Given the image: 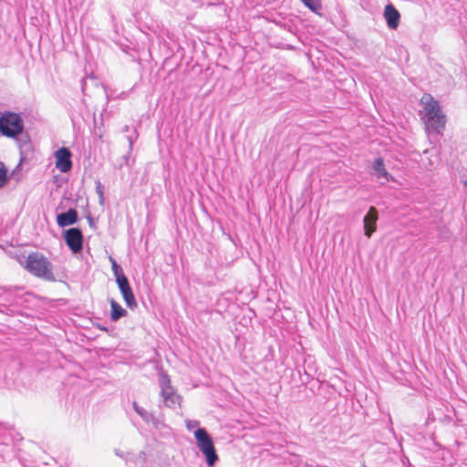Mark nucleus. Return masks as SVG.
I'll return each mask as SVG.
<instances>
[{"label": "nucleus", "instance_id": "obj_1", "mask_svg": "<svg viewBox=\"0 0 467 467\" xmlns=\"http://www.w3.org/2000/svg\"><path fill=\"white\" fill-rule=\"evenodd\" d=\"M421 102L424 104L426 130L429 132L441 133L445 127L446 116L441 112L439 102L429 94L422 97Z\"/></svg>", "mask_w": 467, "mask_h": 467}, {"label": "nucleus", "instance_id": "obj_2", "mask_svg": "<svg viewBox=\"0 0 467 467\" xmlns=\"http://www.w3.org/2000/svg\"><path fill=\"white\" fill-rule=\"evenodd\" d=\"M20 264L27 272L38 278L49 282L56 281L51 262L39 252L30 253L25 263L20 261Z\"/></svg>", "mask_w": 467, "mask_h": 467}, {"label": "nucleus", "instance_id": "obj_3", "mask_svg": "<svg viewBox=\"0 0 467 467\" xmlns=\"http://www.w3.org/2000/svg\"><path fill=\"white\" fill-rule=\"evenodd\" d=\"M25 130L22 117L16 112L5 111L0 116V133L7 138L17 139Z\"/></svg>", "mask_w": 467, "mask_h": 467}, {"label": "nucleus", "instance_id": "obj_4", "mask_svg": "<svg viewBox=\"0 0 467 467\" xmlns=\"http://www.w3.org/2000/svg\"><path fill=\"white\" fill-rule=\"evenodd\" d=\"M194 437L197 447L205 457L207 465L210 467L213 466L219 458L211 436L204 428H198L194 431Z\"/></svg>", "mask_w": 467, "mask_h": 467}, {"label": "nucleus", "instance_id": "obj_5", "mask_svg": "<svg viewBox=\"0 0 467 467\" xmlns=\"http://www.w3.org/2000/svg\"><path fill=\"white\" fill-rule=\"evenodd\" d=\"M160 395L162 399L164 406L170 409H175L181 406L182 397L177 395L171 385V379L167 374H161L160 378Z\"/></svg>", "mask_w": 467, "mask_h": 467}, {"label": "nucleus", "instance_id": "obj_6", "mask_svg": "<svg viewBox=\"0 0 467 467\" xmlns=\"http://www.w3.org/2000/svg\"><path fill=\"white\" fill-rule=\"evenodd\" d=\"M66 244L73 254L81 253L83 250L84 237L79 228L73 227L63 231Z\"/></svg>", "mask_w": 467, "mask_h": 467}, {"label": "nucleus", "instance_id": "obj_7", "mask_svg": "<svg viewBox=\"0 0 467 467\" xmlns=\"http://www.w3.org/2000/svg\"><path fill=\"white\" fill-rule=\"evenodd\" d=\"M71 151L62 147L55 152L56 167L61 172H68L72 169Z\"/></svg>", "mask_w": 467, "mask_h": 467}, {"label": "nucleus", "instance_id": "obj_8", "mask_svg": "<svg viewBox=\"0 0 467 467\" xmlns=\"http://www.w3.org/2000/svg\"><path fill=\"white\" fill-rule=\"evenodd\" d=\"M378 211L371 206L363 219L364 234L369 238L377 229Z\"/></svg>", "mask_w": 467, "mask_h": 467}, {"label": "nucleus", "instance_id": "obj_9", "mask_svg": "<svg viewBox=\"0 0 467 467\" xmlns=\"http://www.w3.org/2000/svg\"><path fill=\"white\" fill-rule=\"evenodd\" d=\"M78 221V211L74 208L68 209L65 213H58L57 215V223L59 227H66L75 224Z\"/></svg>", "mask_w": 467, "mask_h": 467}, {"label": "nucleus", "instance_id": "obj_10", "mask_svg": "<svg viewBox=\"0 0 467 467\" xmlns=\"http://www.w3.org/2000/svg\"><path fill=\"white\" fill-rule=\"evenodd\" d=\"M384 17L386 19L387 26L390 29H396L399 26L400 15L393 5L389 4L385 6Z\"/></svg>", "mask_w": 467, "mask_h": 467}, {"label": "nucleus", "instance_id": "obj_11", "mask_svg": "<svg viewBox=\"0 0 467 467\" xmlns=\"http://www.w3.org/2000/svg\"><path fill=\"white\" fill-rule=\"evenodd\" d=\"M132 407L134 410L142 418V420L147 423H152L154 427H158L160 421L159 420L154 416L153 413L147 411L142 407L139 406V404L136 401H133Z\"/></svg>", "mask_w": 467, "mask_h": 467}, {"label": "nucleus", "instance_id": "obj_12", "mask_svg": "<svg viewBox=\"0 0 467 467\" xmlns=\"http://www.w3.org/2000/svg\"><path fill=\"white\" fill-rule=\"evenodd\" d=\"M373 170L376 172L378 180L384 179L385 182L393 180V177L386 171L382 158H377L373 163Z\"/></svg>", "mask_w": 467, "mask_h": 467}, {"label": "nucleus", "instance_id": "obj_13", "mask_svg": "<svg viewBox=\"0 0 467 467\" xmlns=\"http://www.w3.org/2000/svg\"><path fill=\"white\" fill-rule=\"evenodd\" d=\"M110 318L112 321H118L128 315V312L114 299L110 300Z\"/></svg>", "mask_w": 467, "mask_h": 467}, {"label": "nucleus", "instance_id": "obj_14", "mask_svg": "<svg viewBox=\"0 0 467 467\" xmlns=\"http://www.w3.org/2000/svg\"><path fill=\"white\" fill-rule=\"evenodd\" d=\"M121 295L126 303V306L130 309L133 310V309L137 308L138 304H137V301L135 299V296H134V294H133V291L131 288L127 291L121 292Z\"/></svg>", "mask_w": 467, "mask_h": 467}, {"label": "nucleus", "instance_id": "obj_15", "mask_svg": "<svg viewBox=\"0 0 467 467\" xmlns=\"http://www.w3.org/2000/svg\"><path fill=\"white\" fill-rule=\"evenodd\" d=\"M12 456V447L5 442H0V463Z\"/></svg>", "mask_w": 467, "mask_h": 467}, {"label": "nucleus", "instance_id": "obj_16", "mask_svg": "<svg viewBox=\"0 0 467 467\" xmlns=\"http://www.w3.org/2000/svg\"><path fill=\"white\" fill-rule=\"evenodd\" d=\"M116 283L118 285V287H119L120 293L131 288L130 285V282H129L127 276L125 275V274H121L120 275H118L116 278Z\"/></svg>", "mask_w": 467, "mask_h": 467}, {"label": "nucleus", "instance_id": "obj_17", "mask_svg": "<svg viewBox=\"0 0 467 467\" xmlns=\"http://www.w3.org/2000/svg\"><path fill=\"white\" fill-rule=\"evenodd\" d=\"M7 182V169L5 167V164L0 161V188L4 187Z\"/></svg>", "mask_w": 467, "mask_h": 467}, {"label": "nucleus", "instance_id": "obj_18", "mask_svg": "<svg viewBox=\"0 0 467 467\" xmlns=\"http://www.w3.org/2000/svg\"><path fill=\"white\" fill-rule=\"evenodd\" d=\"M136 464L143 465L146 462V454L144 451H140L138 455H134L131 453V461Z\"/></svg>", "mask_w": 467, "mask_h": 467}, {"label": "nucleus", "instance_id": "obj_19", "mask_svg": "<svg viewBox=\"0 0 467 467\" xmlns=\"http://www.w3.org/2000/svg\"><path fill=\"white\" fill-rule=\"evenodd\" d=\"M109 260L111 262V268L116 278L118 275L124 274L121 266L116 262L114 258L110 257Z\"/></svg>", "mask_w": 467, "mask_h": 467}, {"label": "nucleus", "instance_id": "obj_20", "mask_svg": "<svg viewBox=\"0 0 467 467\" xmlns=\"http://www.w3.org/2000/svg\"><path fill=\"white\" fill-rule=\"evenodd\" d=\"M301 1L306 6H307L312 11H316L318 7H320L318 0H301Z\"/></svg>", "mask_w": 467, "mask_h": 467}, {"label": "nucleus", "instance_id": "obj_21", "mask_svg": "<svg viewBox=\"0 0 467 467\" xmlns=\"http://www.w3.org/2000/svg\"><path fill=\"white\" fill-rule=\"evenodd\" d=\"M96 192L99 197V203L104 202V187L99 181L96 182Z\"/></svg>", "mask_w": 467, "mask_h": 467}, {"label": "nucleus", "instance_id": "obj_22", "mask_svg": "<svg viewBox=\"0 0 467 467\" xmlns=\"http://www.w3.org/2000/svg\"><path fill=\"white\" fill-rule=\"evenodd\" d=\"M115 453L117 456L126 460L127 462L131 461V453H130V452L124 453L123 451H120L119 450H115Z\"/></svg>", "mask_w": 467, "mask_h": 467}, {"label": "nucleus", "instance_id": "obj_23", "mask_svg": "<svg viewBox=\"0 0 467 467\" xmlns=\"http://www.w3.org/2000/svg\"><path fill=\"white\" fill-rule=\"evenodd\" d=\"M198 425H199V421H197V420H188L187 424H186V426L189 430H192V429L197 427Z\"/></svg>", "mask_w": 467, "mask_h": 467}, {"label": "nucleus", "instance_id": "obj_24", "mask_svg": "<svg viewBox=\"0 0 467 467\" xmlns=\"http://www.w3.org/2000/svg\"><path fill=\"white\" fill-rule=\"evenodd\" d=\"M88 223H89L90 226H92L94 224V221H93L92 217L88 216Z\"/></svg>", "mask_w": 467, "mask_h": 467}, {"label": "nucleus", "instance_id": "obj_25", "mask_svg": "<svg viewBox=\"0 0 467 467\" xmlns=\"http://www.w3.org/2000/svg\"><path fill=\"white\" fill-rule=\"evenodd\" d=\"M129 142H130V150H131L132 149L133 141H132L130 137H129Z\"/></svg>", "mask_w": 467, "mask_h": 467}, {"label": "nucleus", "instance_id": "obj_26", "mask_svg": "<svg viewBox=\"0 0 467 467\" xmlns=\"http://www.w3.org/2000/svg\"><path fill=\"white\" fill-rule=\"evenodd\" d=\"M99 329L107 331V328L104 327H99Z\"/></svg>", "mask_w": 467, "mask_h": 467}, {"label": "nucleus", "instance_id": "obj_27", "mask_svg": "<svg viewBox=\"0 0 467 467\" xmlns=\"http://www.w3.org/2000/svg\"><path fill=\"white\" fill-rule=\"evenodd\" d=\"M464 187L467 189V181L463 182Z\"/></svg>", "mask_w": 467, "mask_h": 467}, {"label": "nucleus", "instance_id": "obj_28", "mask_svg": "<svg viewBox=\"0 0 467 467\" xmlns=\"http://www.w3.org/2000/svg\"><path fill=\"white\" fill-rule=\"evenodd\" d=\"M434 420V419H432V417H431V414H429L428 420Z\"/></svg>", "mask_w": 467, "mask_h": 467}]
</instances>
